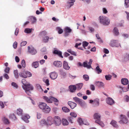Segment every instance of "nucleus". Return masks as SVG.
<instances>
[{"label": "nucleus", "mask_w": 129, "mask_h": 129, "mask_svg": "<svg viewBox=\"0 0 129 129\" xmlns=\"http://www.w3.org/2000/svg\"><path fill=\"white\" fill-rule=\"evenodd\" d=\"M21 82L24 85L22 86L23 89L28 95H30L31 94L30 90H32L33 89L32 86L28 82H27L25 79H23L22 80Z\"/></svg>", "instance_id": "nucleus-1"}, {"label": "nucleus", "mask_w": 129, "mask_h": 129, "mask_svg": "<svg viewBox=\"0 0 129 129\" xmlns=\"http://www.w3.org/2000/svg\"><path fill=\"white\" fill-rule=\"evenodd\" d=\"M39 107L44 112L46 113H49L51 110L50 108L45 103L40 102Z\"/></svg>", "instance_id": "nucleus-2"}, {"label": "nucleus", "mask_w": 129, "mask_h": 129, "mask_svg": "<svg viewBox=\"0 0 129 129\" xmlns=\"http://www.w3.org/2000/svg\"><path fill=\"white\" fill-rule=\"evenodd\" d=\"M43 99L46 102L48 103H51L53 102L56 103L55 104L57 106L58 105V100L56 98L52 96L48 97L46 96H44L43 97Z\"/></svg>", "instance_id": "nucleus-3"}, {"label": "nucleus", "mask_w": 129, "mask_h": 129, "mask_svg": "<svg viewBox=\"0 0 129 129\" xmlns=\"http://www.w3.org/2000/svg\"><path fill=\"white\" fill-rule=\"evenodd\" d=\"M100 23L104 25H108L110 23V20L107 17L101 16L99 17Z\"/></svg>", "instance_id": "nucleus-4"}, {"label": "nucleus", "mask_w": 129, "mask_h": 129, "mask_svg": "<svg viewBox=\"0 0 129 129\" xmlns=\"http://www.w3.org/2000/svg\"><path fill=\"white\" fill-rule=\"evenodd\" d=\"M109 45L112 47H121L120 43L118 40H112L109 43Z\"/></svg>", "instance_id": "nucleus-5"}, {"label": "nucleus", "mask_w": 129, "mask_h": 129, "mask_svg": "<svg viewBox=\"0 0 129 129\" xmlns=\"http://www.w3.org/2000/svg\"><path fill=\"white\" fill-rule=\"evenodd\" d=\"M119 118L120 120L118 122L120 124H126L128 122V120L126 116L125 115H120Z\"/></svg>", "instance_id": "nucleus-6"}, {"label": "nucleus", "mask_w": 129, "mask_h": 129, "mask_svg": "<svg viewBox=\"0 0 129 129\" xmlns=\"http://www.w3.org/2000/svg\"><path fill=\"white\" fill-rule=\"evenodd\" d=\"M54 123L56 126H58L60 125L61 123V121L60 118L57 116L54 117Z\"/></svg>", "instance_id": "nucleus-7"}, {"label": "nucleus", "mask_w": 129, "mask_h": 129, "mask_svg": "<svg viewBox=\"0 0 129 129\" xmlns=\"http://www.w3.org/2000/svg\"><path fill=\"white\" fill-rule=\"evenodd\" d=\"M28 52L32 55H35L37 53L36 50L32 46L28 47Z\"/></svg>", "instance_id": "nucleus-8"}, {"label": "nucleus", "mask_w": 129, "mask_h": 129, "mask_svg": "<svg viewBox=\"0 0 129 129\" xmlns=\"http://www.w3.org/2000/svg\"><path fill=\"white\" fill-rule=\"evenodd\" d=\"M92 60L91 59H90L88 62V64L87 61H86L84 62L83 63L84 67L88 69L92 68L91 65L92 64Z\"/></svg>", "instance_id": "nucleus-9"}, {"label": "nucleus", "mask_w": 129, "mask_h": 129, "mask_svg": "<svg viewBox=\"0 0 129 129\" xmlns=\"http://www.w3.org/2000/svg\"><path fill=\"white\" fill-rule=\"evenodd\" d=\"M93 118L95 120V122H97L101 120V115L98 113H95L93 115Z\"/></svg>", "instance_id": "nucleus-10"}, {"label": "nucleus", "mask_w": 129, "mask_h": 129, "mask_svg": "<svg viewBox=\"0 0 129 129\" xmlns=\"http://www.w3.org/2000/svg\"><path fill=\"white\" fill-rule=\"evenodd\" d=\"M30 118V116L27 114H25L22 115L21 117V119L26 123H28L29 121L28 120Z\"/></svg>", "instance_id": "nucleus-11"}, {"label": "nucleus", "mask_w": 129, "mask_h": 129, "mask_svg": "<svg viewBox=\"0 0 129 129\" xmlns=\"http://www.w3.org/2000/svg\"><path fill=\"white\" fill-rule=\"evenodd\" d=\"M50 77L52 80H55L57 77L58 74L55 71L51 72L49 74Z\"/></svg>", "instance_id": "nucleus-12"}, {"label": "nucleus", "mask_w": 129, "mask_h": 129, "mask_svg": "<svg viewBox=\"0 0 129 129\" xmlns=\"http://www.w3.org/2000/svg\"><path fill=\"white\" fill-rule=\"evenodd\" d=\"M75 1V0H68L67 3L66 7L68 8H70L74 5Z\"/></svg>", "instance_id": "nucleus-13"}, {"label": "nucleus", "mask_w": 129, "mask_h": 129, "mask_svg": "<svg viewBox=\"0 0 129 129\" xmlns=\"http://www.w3.org/2000/svg\"><path fill=\"white\" fill-rule=\"evenodd\" d=\"M64 36L66 37L69 35V34L72 31V29L70 27H66L64 28Z\"/></svg>", "instance_id": "nucleus-14"}, {"label": "nucleus", "mask_w": 129, "mask_h": 129, "mask_svg": "<svg viewBox=\"0 0 129 129\" xmlns=\"http://www.w3.org/2000/svg\"><path fill=\"white\" fill-rule=\"evenodd\" d=\"M54 118H53L51 116L48 117L47 119V125H50L54 123Z\"/></svg>", "instance_id": "nucleus-15"}, {"label": "nucleus", "mask_w": 129, "mask_h": 129, "mask_svg": "<svg viewBox=\"0 0 129 129\" xmlns=\"http://www.w3.org/2000/svg\"><path fill=\"white\" fill-rule=\"evenodd\" d=\"M106 103L108 104L111 105L114 103V101L111 98L108 97L106 99Z\"/></svg>", "instance_id": "nucleus-16"}, {"label": "nucleus", "mask_w": 129, "mask_h": 129, "mask_svg": "<svg viewBox=\"0 0 129 129\" xmlns=\"http://www.w3.org/2000/svg\"><path fill=\"white\" fill-rule=\"evenodd\" d=\"M76 43L75 44V47L77 48L83 50V49L82 47H78V46L81 45L82 42V41L80 39H78L76 40Z\"/></svg>", "instance_id": "nucleus-17"}, {"label": "nucleus", "mask_w": 129, "mask_h": 129, "mask_svg": "<svg viewBox=\"0 0 129 129\" xmlns=\"http://www.w3.org/2000/svg\"><path fill=\"white\" fill-rule=\"evenodd\" d=\"M73 99L75 102L77 103H78L80 105H82L83 103V101L82 100L77 97H74L73 98Z\"/></svg>", "instance_id": "nucleus-18"}, {"label": "nucleus", "mask_w": 129, "mask_h": 129, "mask_svg": "<svg viewBox=\"0 0 129 129\" xmlns=\"http://www.w3.org/2000/svg\"><path fill=\"white\" fill-rule=\"evenodd\" d=\"M110 124L112 125L113 127L117 128L119 127V126L117 124V122L116 121L114 120H112L111 121Z\"/></svg>", "instance_id": "nucleus-19"}, {"label": "nucleus", "mask_w": 129, "mask_h": 129, "mask_svg": "<svg viewBox=\"0 0 129 129\" xmlns=\"http://www.w3.org/2000/svg\"><path fill=\"white\" fill-rule=\"evenodd\" d=\"M95 84L99 88L104 87V83L101 81H96Z\"/></svg>", "instance_id": "nucleus-20"}, {"label": "nucleus", "mask_w": 129, "mask_h": 129, "mask_svg": "<svg viewBox=\"0 0 129 129\" xmlns=\"http://www.w3.org/2000/svg\"><path fill=\"white\" fill-rule=\"evenodd\" d=\"M63 68L67 70H69L70 68V67L69 66L68 63L65 61H63Z\"/></svg>", "instance_id": "nucleus-21"}, {"label": "nucleus", "mask_w": 129, "mask_h": 129, "mask_svg": "<svg viewBox=\"0 0 129 129\" xmlns=\"http://www.w3.org/2000/svg\"><path fill=\"white\" fill-rule=\"evenodd\" d=\"M68 104L72 109H74L77 106V104L71 101H69L68 103Z\"/></svg>", "instance_id": "nucleus-22"}, {"label": "nucleus", "mask_w": 129, "mask_h": 129, "mask_svg": "<svg viewBox=\"0 0 129 129\" xmlns=\"http://www.w3.org/2000/svg\"><path fill=\"white\" fill-rule=\"evenodd\" d=\"M54 65L57 67H61L62 65V62L59 61H56L53 63Z\"/></svg>", "instance_id": "nucleus-23"}, {"label": "nucleus", "mask_w": 129, "mask_h": 129, "mask_svg": "<svg viewBox=\"0 0 129 129\" xmlns=\"http://www.w3.org/2000/svg\"><path fill=\"white\" fill-rule=\"evenodd\" d=\"M29 19L30 20V22L32 24L35 23L37 21V19L36 17L33 16L29 17Z\"/></svg>", "instance_id": "nucleus-24"}, {"label": "nucleus", "mask_w": 129, "mask_h": 129, "mask_svg": "<svg viewBox=\"0 0 129 129\" xmlns=\"http://www.w3.org/2000/svg\"><path fill=\"white\" fill-rule=\"evenodd\" d=\"M39 61H36L33 62L31 64L32 67L35 68H37L39 66Z\"/></svg>", "instance_id": "nucleus-25"}, {"label": "nucleus", "mask_w": 129, "mask_h": 129, "mask_svg": "<svg viewBox=\"0 0 129 129\" xmlns=\"http://www.w3.org/2000/svg\"><path fill=\"white\" fill-rule=\"evenodd\" d=\"M53 53L56 54L58 55L59 57L62 58H63V56L62 55V52L59 50H54L53 51Z\"/></svg>", "instance_id": "nucleus-26"}, {"label": "nucleus", "mask_w": 129, "mask_h": 129, "mask_svg": "<svg viewBox=\"0 0 129 129\" xmlns=\"http://www.w3.org/2000/svg\"><path fill=\"white\" fill-rule=\"evenodd\" d=\"M69 89L71 92H74L76 89V87L75 85H71L69 86Z\"/></svg>", "instance_id": "nucleus-27"}, {"label": "nucleus", "mask_w": 129, "mask_h": 129, "mask_svg": "<svg viewBox=\"0 0 129 129\" xmlns=\"http://www.w3.org/2000/svg\"><path fill=\"white\" fill-rule=\"evenodd\" d=\"M121 82L122 84L124 85H126L128 83V80L126 78H122L121 80Z\"/></svg>", "instance_id": "nucleus-28"}, {"label": "nucleus", "mask_w": 129, "mask_h": 129, "mask_svg": "<svg viewBox=\"0 0 129 129\" xmlns=\"http://www.w3.org/2000/svg\"><path fill=\"white\" fill-rule=\"evenodd\" d=\"M62 124L64 126H67L69 125V122L68 120L66 119L63 118L62 120Z\"/></svg>", "instance_id": "nucleus-29"}, {"label": "nucleus", "mask_w": 129, "mask_h": 129, "mask_svg": "<svg viewBox=\"0 0 129 129\" xmlns=\"http://www.w3.org/2000/svg\"><path fill=\"white\" fill-rule=\"evenodd\" d=\"M88 44V43L86 41L83 42H82V45L83 48L85 49H89L90 48V46H88L87 48L86 47H87Z\"/></svg>", "instance_id": "nucleus-30"}, {"label": "nucleus", "mask_w": 129, "mask_h": 129, "mask_svg": "<svg viewBox=\"0 0 129 129\" xmlns=\"http://www.w3.org/2000/svg\"><path fill=\"white\" fill-rule=\"evenodd\" d=\"M16 113L18 115L22 116L23 114V110L20 108L17 109L16 111Z\"/></svg>", "instance_id": "nucleus-31"}, {"label": "nucleus", "mask_w": 129, "mask_h": 129, "mask_svg": "<svg viewBox=\"0 0 129 129\" xmlns=\"http://www.w3.org/2000/svg\"><path fill=\"white\" fill-rule=\"evenodd\" d=\"M34 30V29L33 28H26L25 29L24 32L27 34H29L31 33Z\"/></svg>", "instance_id": "nucleus-32"}, {"label": "nucleus", "mask_w": 129, "mask_h": 129, "mask_svg": "<svg viewBox=\"0 0 129 129\" xmlns=\"http://www.w3.org/2000/svg\"><path fill=\"white\" fill-rule=\"evenodd\" d=\"M113 33L116 36L118 35L119 34L118 29L116 27L114 28L113 30Z\"/></svg>", "instance_id": "nucleus-33"}, {"label": "nucleus", "mask_w": 129, "mask_h": 129, "mask_svg": "<svg viewBox=\"0 0 129 129\" xmlns=\"http://www.w3.org/2000/svg\"><path fill=\"white\" fill-rule=\"evenodd\" d=\"M25 74L26 75H24V78H26L27 77H30L32 76L31 73L29 72L25 71Z\"/></svg>", "instance_id": "nucleus-34"}, {"label": "nucleus", "mask_w": 129, "mask_h": 129, "mask_svg": "<svg viewBox=\"0 0 129 129\" xmlns=\"http://www.w3.org/2000/svg\"><path fill=\"white\" fill-rule=\"evenodd\" d=\"M56 30L59 34H61L63 32V29L60 27H57L56 28Z\"/></svg>", "instance_id": "nucleus-35"}, {"label": "nucleus", "mask_w": 129, "mask_h": 129, "mask_svg": "<svg viewBox=\"0 0 129 129\" xmlns=\"http://www.w3.org/2000/svg\"><path fill=\"white\" fill-rule=\"evenodd\" d=\"M94 103L95 104V106L98 107L99 106L100 104L99 99L97 98L94 99Z\"/></svg>", "instance_id": "nucleus-36"}, {"label": "nucleus", "mask_w": 129, "mask_h": 129, "mask_svg": "<svg viewBox=\"0 0 129 129\" xmlns=\"http://www.w3.org/2000/svg\"><path fill=\"white\" fill-rule=\"evenodd\" d=\"M40 124L41 126H43L46 125H47V121L43 119L40 121Z\"/></svg>", "instance_id": "nucleus-37"}, {"label": "nucleus", "mask_w": 129, "mask_h": 129, "mask_svg": "<svg viewBox=\"0 0 129 129\" xmlns=\"http://www.w3.org/2000/svg\"><path fill=\"white\" fill-rule=\"evenodd\" d=\"M123 60L125 61H126L129 60V54H126L123 56Z\"/></svg>", "instance_id": "nucleus-38"}, {"label": "nucleus", "mask_w": 129, "mask_h": 129, "mask_svg": "<svg viewBox=\"0 0 129 129\" xmlns=\"http://www.w3.org/2000/svg\"><path fill=\"white\" fill-rule=\"evenodd\" d=\"M83 120L81 118L79 117L78 118L77 121L80 125H83Z\"/></svg>", "instance_id": "nucleus-39"}, {"label": "nucleus", "mask_w": 129, "mask_h": 129, "mask_svg": "<svg viewBox=\"0 0 129 129\" xmlns=\"http://www.w3.org/2000/svg\"><path fill=\"white\" fill-rule=\"evenodd\" d=\"M41 51L42 54H46L47 53L46 48L45 47H43L41 49Z\"/></svg>", "instance_id": "nucleus-40"}, {"label": "nucleus", "mask_w": 129, "mask_h": 129, "mask_svg": "<svg viewBox=\"0 0 129 129\" xmlns=\"http://www.w3.org/2000/svg\"><path fill=\"white\" fill-rule=\"evenodd\" d=\"M87 28L89 31L88 32L91 33H92L94 32V29L92 27L88 26L87 27Z\"/></svg>", "instance_id": "nucleus-41"}, {"label": "nucleus", "mask_w": 129, "mask_h": 129, "mask_svg": "<svg viewBox=\"0 0 129 129\" xmlns=\"http://www.w3.org/2000/svg\"><path fill=\"white\" fill-rule=\"evenodd\" d=\"M4 122L6 124L9 123L10 122L8 119L5 117H4L2 119Z\"/></svg>", "instance_id": "nucleus-42"}, {"label": "nucleus", "mask_w": 129, "mask_h": 129, "mask_svg": "<svg viewBox=\"0 0 129 129\" xmlns=\"http://www.w3.org/2000/svg\"><path fill=\"white\" fill-rule=\"evenodd\" d=\"M124 5L126 8L129 7V0H125Z\"/></svg>", "instance_id": "nucleus-43"}, {"label": "nucleus", "mask_w": 129, "mask_h": 129, "mask_svg": "<svg viewBox=\"0 0 129 129\" xmlns=\"http://www.w3.org/2000/svg\"><path fill=\"white\" fill-rule=\"evenodd\" d=\"M49 38L48 36H45L43 37L42 40L43 42L47 43L49 41Z\"/></svg>", "instance_id": "nucleus-44"}, {"label": "nucleus", "mask_w": 129, "mask_h": 129, "mask_svg": "<svg viewBox=\"0 0 129 129\" xmlns=\"http://www.w3.org/2000/svg\"><path fill=\"white\" fill-rule=\"evenodd\" d=\"M10 118L11 119L13 120H15L16 119V116L14 114H10L9 116Z\"/></svg>", "instance_id": "nucleus-45"}, {"label": "nucleus", "mask_w": 129, "mask_h": 129, "mask_svg": "<svg viewBox=\"0 0 129 129\" xmlns=\"http://www.w3.org/2000/svg\"><path fill=\"white\" fill-rule=\"evenodd\" d=\"M36 86L37 88H38L39 91L40 92H42L43 91V90L41 86L39 84H37L36 85Z\"/></svg>", "instance_id": "nucleus-46"}, {"label": "nucleus", "mask_w": 129, "mask_h": 129, "mask_svg": "<svg viewBox=\"0 0 129 129\" xmlns=\"http://www.w3.org/2000/svg\"><path fill=\"white\" fill-rule=\"evenodd\" d=\"M62 110L64 112L66 113L69 112L70 111L69 109L65 107H62Z\"/></svg>", "instance_id": "nucleus-47"}, {"label": "nucleus", "mask_w": 129, "mask_h": 129, "mask_svg": "<svg viewBox=\"0 0 129 129\" xmlns=\"http://www.w3.org/2000/svg\"><path fill=\"white\" fill-rule=\"evenodd\" d=\"M95 123L99 124L102 127H104L105 126V124L101 120L100 121H98V122Z\"/></svg>", "instance_id": "nucleus-48"}, {"label": "nucleus", "mask_w": 129, "mask_h": 129, "mask_svg": "<svg viewBox=\"0 0 129 129\" xmlns=\"http://www.w3.org/2000/svg\"><path fill=\"white\" fill-rule=\"evenodd\" d=\"M95 70L98 74H99L102 72V70L100 69L99 66H97Z\"/></svg>", "instance_id": "nucleus-49"}, {"label": "nucleus", "mask_w": 129, "mask_h": 129, "mask_svg": "<svg viewBox=\"0 0 129 129\" xmlns=\"http://www.w3.org/2000/svg\"><path fill=\"white\" fill-rule=\"evenodd\" d=\"M14 76L15 78H18L19 77V75L18 70H14Z\"/></svg>", "instance_id": "nucleus-50"}, {"label": "nucleus", "mask_w": 129, "mask_h": 129, "mask_svg": "<svg viewBox=\"0 0 129 129\" xmlns=\"http://www.w3.org/2000/svg\"><path fill=\"white\" fill-rule=\"evenodd\" d=\"M46 31H43L40 33L39 35L40 37L43 38L45 36V35H46Z\"/></svg>", "instance_id": "nucleus-51"}, {"label": "nucleus", "mask_w": 129, "mask_h": 129, "mask_svg": "<svg viewBox=\"0 0 129 129\" xmlns=\"http://www.w3.org/2000/svg\"><path fill=\"white\" fill-rule=\"evenodd\" d=\"M70 115L73 117L76 118L77 116V114L74 112H71L70 114Z\"/></svg>", "instance_id": "nucleus-52"}, {"label": "nucleus", "mask_w": 129, "mask_h": 129, "mask_svg": "<svg viewBox=\"0 0 129 129\" xmlns=\"http://www.w3.org/2000/svg\"><path fill=\"white\" fill-rule=\"evenodd\" d=\"M67 51L72 55L75 56L77 55L76 53L75 52L72 51L71 49H69Z\"/></svg>", "instance_id": "nucleus-53"}, {"label": "nucleus", "mask_w": 129, "mask_h": 129, "mask_svg": "<svg viewBox=\"0 0 129 129\" xmlns=\"http://www.w3.org/2000/svg\"><path fill=\"white\" fill-rule=\"evenodd\" d=\"M83 84L82 83L78 84H77L76 88L79 89H80L82 87Z\"/></svg>", "instance_id": "nucleus-54"}, {"label": "nucleus", "mask_w": 129, "mask_h": 129, "mask_svg": "<svg viewBox=\"0 0 129 129\" xmlns=\"http://www.w3.org/2000/svg\"><path fill=\"white\" fill-rule=\"evenodd\" d=\"M11 85L13 87L14 89H17L18 87L17 84L16 83L13 82L11 83Z\"/></svg>", "instance_id": "nucleus-55"}, {"label": "nucleus", "mask_w": 129, "mask_h": 129, "mask_svg": "<svg viewBox=\"0 0 129 129\" xmlns=\"http://www.w3.org/2000/svg\"><path fill=\"white\" fill-rule=\"evenodd\" d=\"M88 125H89V123L88 121L86 119L83 120V124Z\"/></svg>", "instance_id": "nucleus-56"}, {"label": "nucleus", "mask_w": 129, "mask_h": 129, "mask_svg": "<svg viewBox=\"0 0 129 129\" xmlns=\"http://www.w3.org/2000/svg\"><path fill=\"white\" fill-rule=\"evenodd\" d=\"M83 77L84 79L86 81L88 80L89 79V77L87 75H84Z\"/></svg>", "instance_id": "nucleus-57"}, {"label": "nucleus", "mask_w": 129, "mask_h": 129, "mask_svg": "<svg viewBox=\"0 0 129 129\" xmlns=\"http://www.w3.org/2000/svg\"><path fill=\"white\" fill-rule=\"evenodd\" d=\"M43 81L46 84V85L48 86L49 85V80L48 79H43Z\"/></svg>", "instance_id": "nucleus-58"}, {"label": "nucleus", "mask_w": 129, "mask_h": 129, "mask_svg": "<svg viewBox=\"0 0 129 129\" xmlns=\"http://www.w3.org/2000/svg\"><path fill=\"white\" fill-rule=\"evenodd\" d=\"M105 77L106 80H109L111 79V76L110 75H106Z\"/></svg>", "instance_id": "nucleus-59"}, {"label": "nucleus", "mask_w": 129, "mask_h": 129, "mask_svg": "<svg viewBox=\"0 0 129 129\" xmlns=\"http://www.w3.org/2000/svg\"><path fill=\"white\" fill-rule=\"evenodd\" d=\"M21 64L23 67V68H25V61L23 59L21 61Z\"/></svg>", "instance_id": "nucleus-60"}, {"label": "nucleus", "mask_w": 129, "mask_h": 129, "mask_svg": "<svg viewBox=\"0 0 129 129\" xmlns=\"http://www.w3.org/2000/svg\"><path fill=\"white\" fill-rule=\"evenodd\" d=\"M25 72H21L19 73L20 76L24 78V75H26V74H25Z\"/></svg>", "instance_id": "nucleus-61"}, {"label": "nucleus", "mask_w": 129, "mask_h": 129, "mask_svg": "<svg viewBox=\"0 0 129 129\" xmlns=\"http://www.w3.org/2000/svg\"><path fill=\"white\" fill-rule=\"evenodd\" d=\"M122 36L124 38L126 39L129 37V35L128 34H123L122 35Z\"/></svg>", "instance_id": "nucleus-62"}, {"label": "nucleus", "mask_w": 129, "mask_h": 129, "mask_svg": "<svg viewBox=\"0 0 129 129\" xmlns=\"http://www.w3.org/2000/svg\"><path fill=\"white\" fill-rule=\"evenodd\" d=\"M10 70V68L9 67H6L4 71L6 73H9Z\"/></svg>", "instance_id": "nucleus-63"}, {"label": "nucleus", "mask_w": 129, "mask_h": 129, "mask_svg": "<svg viewBox=\"0 0 129 129\" xmlns=\"http://www.w3.org/2000/svg\"><path fill=\"white\" fill-rule=\"evenodd\" d=\"M27 43V42L25 41L22 42L21 43V46H25Z\"/></svg>", "instance_id": "nucleus-64"}]
</instances>
